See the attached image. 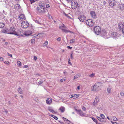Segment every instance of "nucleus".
I'll return each mask as SVG.
<instances>
[{
	"label": "nucleus",
	"mask_w": 124,
	"mask_h": 124,
	"mask_svg": "<svg viewBox=\"0 0 124 124\" xmlns=\"http://www.w3.org/2000/svg\"><path fill=\"white\" fill-rule=\"evenodd\" d=\"M15 27H11L8 29L2 30L1 31L2 33L10 34H13L19 36L22 35V32L20 29H18L16 31Z\"/></svg>",
	"instance_id": "obj_1"
},
{
	"label": "nucleus",
	"mask_w": 124,
	"mask_h": 124,
	"mask_svg": "<svg viewBox=\"0 0 124 124\" xmlns=\"http://www.w3.org/2000/svg\"><path fill=\"white\" fill-rule=\"evenodd\" d=\"M111 122L112 124H118L116 122H114L112 121H111Z\"/></svg>",
	"instance_id": "obj_51"
},
{
	"label": "nucleus",
	"mask_w": 124,
	"mask_h": 124,
	"mask_svg": "<svg viewBox=\"0 0 124 124\" xmlns=\"http://www.w3.org/2000/svg\"><path fill=\"white\" fill-rule=\"evenodd\" d=\"M99 117L102 118V119H104L105 118V116L103 114H101L100 115Z\"/></svg>",
	"instance_id": "obj_33"
},
{
	"label": "nucleus",
	"mask_w": 124,
	"mask_h": 124,
	"mask_svg": "<svg viewBox=\"0 0 124 124\" xmlns=\"http://www.w3.org/2000/svg\"><path fill=\"white\" fill-rule=\"evenodd\" d=\"M43 82L42 80H40L39 82L38 83L39 84H41Z\"/></svg>",
	"instance_id": "obj_47"
},
{
	"label": "nucleus",
	"mask_w": 124,
	"mask_h": 124,
	"mask_svg": "<svg viewBox=\"0 0 124 124\" xmlns=\"http://www.w3.org/2000/svg\"><path fill=\"white\" fill-rule=\"evenodd\" d=\"M67 1L68 2L71 1H73L72 0H67Z\"/></svg>",
	"instance_id": "obj_64"
},
{
	"label": "nucleus",
	"mask_w": 124,
	"mask_h": 124,
	"mask_svg": "<svg viewBox=\"0 0 124 124\" xmlns=\"http://www.w3.org/2000/svg\"><path fill=\"white\" fill-rule=\"evenodd\" d=\"M118 8L121 10H124V4H121L119 5L118 6Z\"/></svg>",
	"instance_id": "obj_18"
},
{
	"label": "nucleus",
	"mask_w": 124,
	"mask_h": 124,
	"mask_svg": "<svg viewBox=\"0 0 124 124\" xmlns=\"http://www.w3.org/2000/svg\"><path fill=\"white\" fill-rule=\"evenodd\" d=\"M31 4H32L33 3L35 2V1L34 0H30Z\"/></svg>",
	"instance_id": "obj_48"
},
{
	"label": "nucleus",
	"mask_w": 124,
	"mask_h": 124,
	"mask_svg": "<svg viewBox=\"0 0 124 124\" xmlns=\"http://www.w3.org/2000/svg\"><path fill=\"white\" fill-rule=\"evenodd\" d=\"M77 88H78V89L79 90L80 89V86H78L77 87Z\"/></svg>",
	"instance_id": "obj_62"
},
{
	"label": "nucleus",
	"mask_w": 124,
	"mask_h": 124,
	"mask_svg": "<svg viewBox=\"0 0 124 124\" xmlns=\"http://www.w3.org/2000/svg\"><path fill=\"white\" fill-rule=\"evenodd\" d=\"M78 18L81 22H84L86 20L85 16L83 15L79 16L78 17Z\"/></svg>",
	"instance_id": "obj_10"
},
{
	"label": "nucleus",
	"mask_w": 124,
	"mask_h": 124,
	"mask_svg": "<svg viewBox=\"0 0 124 124\" xmlns=\"http://www.w3.org/2000/svg\"><path fill=\"white\" fill-rule=\"evenodd\" d=\"M61 40V38L60 37H59L57 38V40L59 41H60Z\"/></svg>",
	"instance_id": "obj_45"
},
{
	"label": "nucleus",
	"mask_w": 124,
	"mask_h": 124,
	"mask_svg": "<svg viewBox=\"0 0 124 124\" xmlns=\"http://www.w3.org/2000/svg\"><path fill=\"white\" fill-rule=\"evenodd\" d=\"M122 29V31L123 33L124 34V27Z\"/></svg>",
	"instance_id": "obj_58"
},
{
	"label": "nucleus",
	"mask_w": 124,
	"mask_h": 124,
	"mask_svg": "<svg viewBox=\"0 0 124 124\" xmlns=\"http://www.w3.org/2000/svg\"><path fill=\"white\" fill-rule=\"evenodd\" d=\"M78 3L76 1H72L71 3L72 8L74 9L78 7Z\"/></svg>",
	"instance_id": "obj_7"
},
{
	"label": "nucleus",
	"mask_w": 124,
	"mask_h": 124,
	"mask_svg": "<svg viewBox=\"0 0 124 124\" xmlns=\"http://www.w3.org/2000/svg\"><path fill=\"white\" fill-rule=\"evenodd\" d=\"M35 39H32L31 40V43H33V42H35Z\"/></svg>",
	"instance_id": "obj_43"
},
{
	"label": "nucleus",
	"mask_w": 124,
	"mask_h": 124,
	"mask_svg": "<svg viewBox=\"0 0 124 124\" xmlns=\"http://www.w3.org/2000/svg\"><path fill=\"white\" fill-rule=\"evenodd\" d=\"M68 63L69 64H70V65L71 64V63L70 62V59H69L68 60Z\"/></svg>",
	"instance_id": "obj_49"
},
{
	"label": "nucleus",
	"mask_w": 124,
	"mask_h": 124,
	"mask_svg": "<svg viewBox=\"0 0 124 124\" xmlns=\"http://www.w3.org/2000/svg\"><path fill=\"white\" fill-rule=\"evenodd\" d=\"M111 119L112 120H113L114 121H116L117 120V118L115 117H112Z\"/></svg>",
	"instance_id": "obj_34"
},
{
	"label": "nucleus",
	"mask_w": 124,
	"mask_h": 124,
	"mask_svg": "<svg viewBox=\"0 0 124 124\" xmlns=\"http://www.w3.org/2000/svg\"><path fill=\"white\" fill-rule=\"evenodd\" d=\"M49 18H52V16H49Z\"/></svg>",
	"instance_id": "obj_63"
},
{
	"label": "nucleus",
	"mask_w": 124,
	"mask_h": 124,
	"mask_svg": "<svg viewBox=\"0 0 124 124\" xmlns=\"http://www.w3.org/2000/svg\"><path fill=\"white\" fill-rule=\"evenodd\" d=\"M22 27L24 28H26L29 26V24L28 22L26 21H23L21 23Z\"/></svg>",
	"instance_id": "obj_6"
},
{
	"label": "nucleus",
	"mask_w": 124,
	"mask_h": 124,
	"mask_svg": "<svg viewBox=\"0 0 124 124\" xmlns=\"http://www.w3.org/2000/svg\"><path fill=\"white\" fill-rule=\"evenodd\" d=\"M94 74L93 73H92L91 74L89 75V76L91 77H93L94 76Z\"/></svg>",
	"instance_id": "obj_41"
},
{
	"label": "nucleus",
	"mask_w": 124,
	"mask_h": 124,
	"mask_svg": "<svg viewBox=\"0 0 124 124\" xmlns=\"http://www.w3.org/2000/svg\"><path fill=\"white\" fill-rule=\"evenodd\" d=\"M97 118L101 122H105V121L103 120L104 119H102V118H101L98 116H97Z\"/></svg>",
	"instance_id": "obj_28"
},
{
	"label": "nucleus",
	"mask_w": 124,
	"mask_h": 124,
	"mask_svg": "<svg viewBox=\"0 0 124 124\" xmlns=\"http://www.w3.org/2000/svg\"><path fill=\"white\" fill-rule=\"evenodd\" d=\"M86 23L87 25L89 27L92 26L94 24L93 21L92 20L90 19L87 20L86 21Z\"/></svg>",
	"instance_id": "obj_8"
},
{
	"label": "nucleus",
	"mask_w": 124,
	"mask_h": 124,
	"mask_svg": "<svg viewBox=\"0 0 124 124\" xmlns=\"http://www.w3.org/2000/svg\"><path fill=\"white\" fill-rule=\"evenodd\" d=\"M18 92L20 94H22L23 93V92L22 89L20 88H19L18 89Z\"/></svg>",
	"instance_id": "obj_29"
},
{
	"label": "nucleus",
	"mask_w": 124,
	"mask_h": 124,
	"mask_svg": "<svg viewBox=\"0 0 124 124\" xmlns=\"http://www.w3.org/2000/svg\"><path fill=\"white\" fill-rule=\"evenodd\" d=\"M92 120L96 123H97V120L94 117L92 118Z\"/></svg>",
	"instance_id": "obj_35"
},
{
	"label": "nucleus",
	"mask_w": 124,
	"mask_h": 124,
	"mask_svg": "<svg viewBox=\"0 0 124 124\" xmlns=\"http://www.w3.org/2000/svg\"><path fill=\"white\" fill-rule=\"evenodd\" d=\"M83 110L85 111L86 110V108L85 107H83L82 108Z\"/></svg>",
	"instance_id": "obj_57"
},
{
	"label": "nucleus",
	"mask_w": 124,
	"mask_h": 124,
	"mask_svg": "<svg viewBox=\"0 0 124 124\" xmlns=\"http://www.w3.org/2000/svg\"><path fill=\"white\" fill-rule=\"evenodd\" d=\"M109 3L110 6L112 7L113 6L116 4L114 0H109Z\"/></svg>",
	"instance_id": "obj_15"
},
{
	"label": "nucleus",
	"mask_w": 124,
	"mask_h": 124,
	"mask_svg": "<svg viewBox=\"0 0 124 124\" xmlns=\"http://www.w3.org/2000/svg\"><path fill=\"white\" fill-rule=\"evenodd\" d=\"M77 111V113L80 115L82 116H86V114L84 113L81 110H76Z\"/></svg>",
	"instance_id": "obj_9"
},
{
	"label": "nucleus",
	"mask_w": 124,
	"mask_h": 124,
	"mask_svg": "<svg viewBox=\"0 0 124 124\" xmlns=\"http://www.w3.org/2000/svg\"><path fill=\"white\" fill-rule=\"evenodd\" d=\"M99 97L98 96H97L96 97L93 103V106H95L97 105L99 101Z\"/></svg>",
	"instance_id": "obj_11"
},
{
	"label": "nucleus",
	"mask_w": 124,
	"mask_h": 124,
	"mask_svg": "<svg viewBox=\"0 0 124 124\" xmlns=\"http://www.w3.org/2000/svg\"><path fill=\"white\" fill-rule=\"evenodd\" d=\"M59 110H60L61 112L63 113L65 111V108L64 107L61 106L60 107Z\"/></svg>",
	"instance_id": "obj_21"
},
{
	"label": "nucleus",
	"mask_w": 124,
	"mask_h": 124,
	"mask_svg": "<svg viewBox=\"0 0 124 124\" xmlns=\"http://www.w3.org/2000/svg\"><path fill=\"white\" fill-rule=\"evenodd\" d=\"M17 64L19 66H21V62L19 61H18L17 62Z\"/></svg>",
	"instance_id": "obj_36"
},
{
	"label": "nucleus",
	"mask_w": 124,
	"mask_h": 124,
	"mask_svg": "<svg viewBox=\"0 0 124 124\" xmlns=\"http://www.w3.org/2000/svg\"><path fill=\"white\" fill-rule=\"evenodd\" d=\"M59 27L60 29H61L62 31H63V30L64 29H63V27H62V26H59Z\"/></svg>",
	"instance_id": "obj_46"
},
{
	"label": "nucleus",
	"mask_w": 124,
	"mask_h": 124,
	"mask_svg": "<svg viewBox=\"0 0 124 124\" xmlns=\"http://www.w3.org/2000/svg\"><path fill=\"white\" fill-rule=\"evenodd\" d=\"M100 35L101 36L105 39H107L109 38L110 36L108 34H107L106 31L104 30H101Z\"/></svg>",
	"instance_id": "obj_4"
},
{
	"label": "nucleus",
	"mask_w": 124,
	"mask_h": 124,
	"mask_svg": "<svg viewBox=\"0 0 124 124\" xmlns=\"http://www.w3.org/2000/svg\"><path fill=\"white\" fill-rule=\"evenodd\" d=\"M67 47L69 48V49H71L72 48V47L70 46H67Z\"/></svg>",
	"instance_id": "obj_53"
},
{
	"label": "nucleus",
	"mask_w": 124,
	"mask_h": 124,
	"mask_svg": "<svg viewBox=\"0 0 124 124\" xmlns=\"http://www.w3.org/2000/svg\"><path fill=\"white\" fill-rule=\"evenodd\" d=\"M3 57L0 56V61H3Z\"/></svg>",
	"instance_id": "obj_50"
},
{
	"label": "nucleus",
	"mask_w": 124,
	"mask_h": 124,
	"mask_svg": "<svg viewBox=\"0 0 124 124\" xmlns=\"http://www.w3.org/2000/svg\"><path fill=\"white\" fill-rule=\"evenodd\" d=\"M38 13H43L45 12V7L42 5H39L36 8Z\"/></svg>",
	"instance_id": "obj_3"
},
{
	"label": "nucleus",
	"mask_w": 124,
	"mask_h": 124,
	"mask_svg": "<svg viewBox=\"0 0 124 124\" xmlns=\"http://www.w3.org/2000/svg\"><path fill=\"white\" fill-rule=\"evenodd\" d=\"M90 14L92 17L94 18H96V14L95 12L93 11H91L90 13Z\"/></svg>",
	"instance_id": "obj_16"
},
{
	"label": "nucleus",
	"mask_w": 124,
	"mask_h": 124,
	"mask_svg": "<svg viewBox=\"0 0 124 124\" xmlns=\"http://www.w3.org/2000/svg\"><path fill=\"white\" fill-rule=\"evenodd\" d=\"M75 41V40L74 39H72L70 40V42L71 43H74Z\"/></svg>",
	"instance_id": "obj_37"
},
{
	"label": "nucleus",
	"mask_w": 124,
	"mask_h": 124,
	"mask_svg": "<svg viewBox=\"0 0 124 124\" xmlns=\"http://www.w3.org/2000/svg\"><path fill=\"white\" fill-rule=\"evenodd\" d=\"M48 110L51 112L54 113H56L53 110L52 107H49L48 108Z\"/></svg>",
	"instance_id": "obj_25"
},
{
	"label": "nucleus",
	"mask_w": 124,
	"mask_h": 124,
	"mask_svg": "<svg viewBox=\"0 0 124 124\" xmlns=\"http://www.w3.org/2000/svg\"><path fill=\"white\" fill-rule=\"evenodd\" d=\"M79 96V95L73 94L72 95H70V98H72L73 99H75L78 97Z\"/></svg>",
	"instance_id": "obj_20"
},
{
	"label": "nucleus",
	"mask_w": 124,
	"mask_h": 124,
	"mask_svg": "<svg viewBox=\"0 0 124 124\" xmlns=\"http://www.w3.org/2000/svg\"><path fill=\"white\" fill-rule=\"evenodd\" d=\"M8 55L9 56H10V57H12V55L11 54H9V53H8Z\"/></svg>",
	"instance_id": "obj_52"
},
{
	"label": "nucleus",
	"mask_w": 124,
	"mask_h": 124,
	"mask_svg": "<svg viewBox=\"0 0 124 124\" xmlns=\"http://www.w3.org/2000/svg\"><path fill=\"white\" fill-rule=\"evenodd\" d=\"M102 86L101 83H96L91 87V90L93 91L98 92L101 90L102 88Z\"/></svg>",
	"instance_id": "obj_2"
},
{
	"label": "nucleus",
	"mask_w": 124,
	"mask_h": 124,
	"mask_svg": "<svg viewBox=\"0 0 124 124\" xmlns=\"http://www.w3.org/2000/svg\"><path fill=\"white\" fill-rule=\"evenodd\" d=\"M62 27H64V28H65V26L64 25V24H62Z\"/></svg>",
	"instance_id": "obj_61"
},
{
	"label": "nucleus",
	"mask_w": 124,
	"mask_h": 124,
	"mask_svg": "<svg viewBox=\"0 0 124 124\" xmlns=\"http://www.w3.org/2000/svg\"><path fill=\"white\" fill-rule=\"evenodd\" d=\"M64 118L65 119V118ZM65 119H66L65 120V121L66 120V122L68 124H70V121H68V120L67 119H66L65 118Z\"/></svg>",
	"instance_id": "obj_42"
},
{
	"label": "nucleus",
	"mask_w": 124,
	"mask_h": 124,
	"mask_svg": "<svg viewBox=\"0 0 124 124\" xmlns=\"http://www.w3.org/2000/svg\"><path fill=\"white\" fill-rule=\"evenodd\" d=\"M43 36V35L42 33H39L37 35L35 36V37L37 38H41Z\"/></svg>",
	"instance_id": "obj_23"
},
{
	"label": "nucleus",
	"mask_w": 124,
	"mask_h": 124,
	"mask_svg": "<svg viewBox=\"0 0 124 124\" xmlns=\"http://www.w3.org/2000/svg\"><path fill=\"white\" fill-rule=\"evenodd\" d=\"M5 26V24L3 23H0V28H2L3 27Z\"/></svg>",
	"instance_id": "obj_31"
},
{
	"label": "nucleus",
	"mask_w": 124,
	"mask_h": 124,
	"mask_svg": "<svg viewBox=\"0 0 124 124\" xmlns=\"http://www.w3.org/2000/svg\"><path fill=\"white\" fill-rule=\"evenodd\" d=\"M112 89V87L110 86H108L107 88V91L108 93V94H110L111 93V89Z\"/></svg>",
	"instance_id": "obj_19"
},
{
	"label": "nucleus",
	"mask_w": 124,
	"mask_h": 124,
	"mask_svg": "<svg viewBox=\"0 0 124 124\" xmlns=\"http://www.w3.org/2000/svg\"><path fill=\"white\" fill-rule=\"evenodd\" d=\"M14 7L15 8H18V9H20V5L18 4H16L15 6Z\"/></svg>",
	"instance_id": "obj_30"
},
{
	"label": "nucleus",
	"mask_w": 124,
	"mask_h": 124,
	"mask_svg": "<svg viewBox=\"0 0 124 124\" xmlns=\"http://www.w3.org/2000/svg\"><path fill=\"white\" fill-rule=\"evenodd\" d=\"M50 7V5L49 4H46V8H49Z\"/></svg>",
	"instance_id": "obj_44"
},
{
	"label": "nucleus",
	"mask_w": 124,
	"mask_h": 124,
	"mask_svg": "<svg viewBox=\"0 0 124 124\" xmlns=\"http://www.w3.org/2000/svg\"><path fill=\"white\" fill-rule=\"evenodd\" d=\"M32 33V32L30 30L26 31L25 32L24 35L27 36H29L31 35Z\"/></svg>",
	"instance_id": "obj_12"
},
{
	"label": "nucleus",
	"mask_w": 124,
	"mask_h": 124,
	"mask_svg": "<svg viewBox=\"0 0 124 124\" xmlns=\"http://www.w3.org/2000/svg\"><path fill=\"white\" fill-rule=\"evenodd\" d=\"M117 34L116 32H114L112 33L111 36L113 38H116V37L117 36Z\"/></svg>",
	"instance_id": "obj_22"
},
{
	"label": "nucleus",
	"mask_w": 124,
	"mask_h": 124,
	"mask_svg": "<svg viewBox=\"0 0 124 124\" xmlns=\"http://www.w3.org/2000/svg\"><path fill=\"white\" fill-rule=\"evenodd\" d=\"M52 100L50 98H47L46 100V102L48 105H50L52 102Z\"/></svg>",
	"instance_id": "obj_17"
},
{
	"label": "nucleus",
	"mask_w": 124,
	"mask_h": 124,
	"mask_svg": "<svg viewBox=\"0 0 124 124\" xmlns=\"http://www.w3.org/2000/svg\"><path fill=\"white\" fill-rule=\"evenodd\" d=\"M34 59L35 60H36L37 59V57L36 56H34Z\"/></svg>",
	"instance_id": "obj_56"
},
{
	"label": "nucleus",
	"mask_w": 124,
	"mask_h": 124,
	"mask_svg": "<svg viewBox=\"0 0 124 124\" xmlns=\"http://www.w3.org/2000/svg\"><path fill=\"white\" fill-rule=\"evenodd\" d=\"M72 53H71V54H70L71 58L72 59H73V56H72Z\"/></svg>",
	"instance_id": "obj_59"
},
{
	"label": "nucleus",
	"mask_w": 124,
	"mask_h": 124,
	"mask_svg": "<svg viewBox=\"0 0 124 124\" xmlns=\"http://www.w3.org/2000/svg\"><path fill=\"white\" fill-rule=\"evenodd\" d=\"M94 31L95 33L97 35L101 33V31L100 27L98 26H96L94 27Z\"/></svg>",
	"instance_id": "obj_5"
},
{
	"label": "nucleus",
	"mask_w": 124,
	"mask_h": 124,
	"mask_svg": "<svg viewBox=\"0 0 124 124\" xmlns=\"http://www.w3.org/2000/svg\"><path fill=\"white\" fill-rule=\"evenodd\" d=\"M66 80V78H64L61 79L60 80V81L61 82H62L63 81H65Z\"/></svg>",
	"instance_id": "obj_38"
},
{
	"label": "nucleus",
	"mask_w": 124,
	"mask_h": 124,
	"mask_svg": "<svg viewBox=\"0 0 124 124\" xmlns=\"http://www.w3.org/2000/svg\"><path fill=\"white\" fill-rule=\"evenodd\" d=\"M4 62V63H5V64H9V61H3Z\"/></svg>",
	"instance_id": "obj_39"
},
{
	"label": "nucleus",
	"mask_w": 124,
	"mask_h": 124,
	"mask_svg": "<svg viewBox=\"0 0 124 124\" xmlns=\"http://www.w3.org/2000/svg\"><path fill=\"white\" fill-rule=\"evenodd\" d=\"M118 26L120 29H122L124 27V23L122 22H120L118 24Z\"/></svg>",
	"instance_id": "obj_13"
},
{
	"label": "nucleus",
	"mask_w": 124,
	"mask_h": 124,
	"mask_svg": "<svg viewBox=\"0 0 124 124\" xmlns=\"http://www.w3.org/2000/svg\"><path fill=\"white\" fill-rule=\"evenodd\" d=\"M48 43V41H46L45 42V44L46 45Z\"/></svg>",
	"instance_id": "obj_60"
},
{
	"label": "nucleus",
	"mask_w": 124,
	"mask_h": 124,
	"mask_svg": "<svg viewBox=\"0 0 124 124\" xmlns=\"http://www.w3.org/2000/svg\"><path fill=\"white\" fill-rule=\"evenodd\" d=\"M28 66L27 65H24L23 66V68H27L28 67Z\"/></svg>",
	"instance_id": "obj_55"
},
{
	"label": "nucleus",
	"mask_w": 124,
	"mask_h": 124,
	"mask_svg": "<svg viewBox=\"0 0 124 124\" xmlns=\"http://www.w3.org/2000/svg\"><path fill=\"white\" fill-rule=\"evenodd\" d=\"M50 116H52V117H53L54 119H56V120H57L58 119V118L54 116L51 115H50Z\"/></svg>",
	"instance_id": "obj_32"
},
{
	"label": "nucleus",
	"mask_w": 124,
	"mask_h": 124,
	"mask_svg": "<svg viewBox=\"0 0 124 124\" xmlns=\"http://www.w3.org/2000/svg\"><path fill=\"white\" fill-rule=\"evenodd\" d=\"M36 22L38 23L39 24H40L41 23H40L39 22V21H38V20H36Z\"/></svg>",
	"instance_id": "obj_54"
},
{
	"label": "nucleus",
	"mask_w": 124,
	"mask_h": 124,
	"mask_svg": "<svg viewBox=\"0 0 124 124\" xmlns=\"http://www.w3.org/2000/svg\"><path fill=\"white\" fill-rule=\"evenodd\" d=\"M19 19L21 20H25V16L24 14L20 15L19 16Z\"/></svg>",
	"instance_id": "obj_14"
},
{
	"label": "nucleus",
	"mask_w": 124,
	"mask_h": 124,
	"mask_svg": "<svg viewBox=\"0 0 124 124\" xmlns=\"http://www.w3.org/2000/svg\"><path fill=\"white\" fill-rule=\"evenodd\" d=\"M63 14L67 18L69 19H72V18L70 16V14H66L65 12H63Z\"/></svg>",
	"instance_id": "obj_24"
},
{
	"label": "nucleus",
	"mask_w": 124,
	"mask_h": 124,
	"mask_svg": "<svg viewBox=\"0 0 124 124\" xmlns=\"http://www.w3.org/2000/svg\"><path fill=\"white\" fill-rule=\"evenodd\" d=\"M124 92L122 91H121L120 93V94L121 96H123L124 95Z\"/></svg>",
	"instance_id": "obj_40"
},
{
	"label": "nucleus",
	"mask_w": 124,
	"mask_h": 124,
	"mask_svg": "<svg viewBox=\"0 0 124 124\" xmlns=\"http://www.w3.org/2000/svg\"><path fill=\"white\" fill-rule=\"evenodd\" d=\"M63 31L66 33H68V32H70V33H73L72 32L67 29H64Z\"/></svg>",
	"instance_id": "obj_26"
},
{
	"label": "nucleus",
	"mask_w": 124,
	"mask_h": 124,
	"mask_svg": "<svg viewBox=\"0 0 124 124\" xmlns=\"http://www.w3.org/2000/svg\"><path fill=\"white\" fill-rule=\"evenodd\" d=\"M80 76V75L79 74H78L75 75L74 76V80H75V79L77 78H78Z\"/></svg>",
	"instance_id": "obj_27"
}]
</instances>
